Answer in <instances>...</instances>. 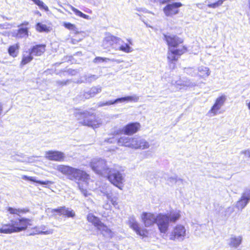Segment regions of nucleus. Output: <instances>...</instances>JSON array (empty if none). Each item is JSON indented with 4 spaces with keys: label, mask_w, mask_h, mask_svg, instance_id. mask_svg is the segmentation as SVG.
Returning a JSON list of instances; mask_svg holds the SVG:
<instances>
[{
    "label": "nucleus",
    "mask_w": 250,
    "mask_h": 250,
    "mask_svg": "<svg viewBox=\"0 0 250 250\" xmlns=\"http://www.w3.org/2000/svg\"><path fill=\"white\" fill-rule=\"evenodd\" d=\"M98 78V76L96 75L90 74H84L81 77V83H91Z\"/></svg>",
    "instance_id": "30"
},
{
    "label": "nucleus",
    "mask_w": 250,
    "mask_h": 250,
    "mask_svg": "<svg viewBox=\"0 0 250 250\" xmlns=\"http://www.w3.org/2000/svg\"><path fill=\"white\" fill-rule=\"evenodd\" d=\"M100 190L103 195L106 197L108 200H110L111 190L109 187H106L105 188L104 187H102Z\"/></svg>",
    "instance_id": "38"
},
{
    "label": "nucleus",
    "mask_w": 250,
    "mask_h": 250,
    "mask_svg": "<svg viewBox=\"0 0 250 250\" xmlns=\"http://www.w3.org/2000/svg\"><path fill=\"white\" fill-rule=\"evenodd\" d=\"M241 154L244 155L243 159L245 161H249L250 159V150L247 149L244 151H242L241 152Z\"/></svg>",
    "instance_id": "43"
},
{
    "label": "nucleus",
    "mask_w": 250,
    "mask_h": 250,
    "mask_svg": "<svg viewBox=\"0 0 250 250\" xmlns=\"http://www.w3.org/2000/svg\"><path fill=\"white\" fill-rule=\"evenodd\" d=\"M107 178L108 180L114 186L120 189H122L121 186L124 181V178L121 173H107Z\"/></svg>",
    "instance_id": "12"
},
{
    "label": "nucleus",
    "mask_w": 250,
    "mask_h": 250,
    "mask_svg": "<svg viewBox=\"0 0 250 250\" xmlns=\"http://www.w3.org/2000/svg\"><path fill=\"white\" fill-rule=\"evenodd\" d=\"M20 45L19 43H16L9 47L8 52L10 56L15 58L18 56Z\"/></svg>",
    "instance_id": "32"
},
{
    "label": "nucleus",
    "mask_w": 250,
    "mask_h": 250,
    "mask_svg": "<svg viewBox=\"0 0 250 250\" xmlns=\"http://www.w3.org/2000/svg\"><path fill=\"white\" fill-rule=\"evenodd\" d=\"M250 201V189H246L243 193L241 197L236 204V207L242 210L243 209Z\"/></svg>",
    "instance_id": "15"
},
{
    "label": "nucleus",
    "mask_w": 250,
    "mask_h": 250,
    "mask_svg": "<svg viewBox=\"0 0 250 250\" xmlns=\"http://www.w3.org/2000/svg\"><path fill=\"white\" fill-rule=\"evenodd\" d=\"M112 203V205L115 206L117 205V203L115 200H114V199L112 197V195L111 194V199L109 200Z\"/></svg>",
    "instance_id": "53"
},
{
    "label": "nucleus",
    "mask_w": 250,
    "mask_h": 250,
    "mask_svg": "<svg viewBox=\"0 0 250 250\" xmlns=\"http://www.w3.org/2000/svg\"><path fill=\"white\" fill-rule=\"evenodd\" d=\"M98 230L101 231V233L104 236L107 237H112V231L105 225L104 223L101 222L99 225L97 227Z\"/></svg>",
    "instance_id": "28"
},
{
    "label": "nucleus",
    "mask_w": 250,
    "mask_h": 250,
    "mask_svg": "<svg viewBox=\"0 0 250 250\" xmlns=\"http://www.w3.org/2000/svg\"><path fill=\"white\" fill-rule=\"evenodd\" d=\"M89 91L92 96L94 97L102 91V87L100 86H94L89 90Z\"/></svg>",
    "instance_id": "41"
},
{
    "label": "nucleus",
    "mask_w": 250,
    "mask_h": 250,
    "mask_svg": "<svg viewBox=\"0 0 250 250\" xmlns=\"http://www.w3.org/2000/svg\"><path fill=\"white\" fill-rule=\"evenodd\" d=\"M98 107H102L104 106H106L105 102H99L97 104Z\"/></svg>",
    "instance_id": "51"
},
{
    "label": "nucleus",
    "mask_w": 250,
    "mask_h": 250,
    "mask_svg": "<svg viewBox=\"0 0 250 250\" xmlns=\"http://www.w3.org/2000/svg\"><path fill=\"white\" fill-rule=\"evenodd\" d=\"M46 45L38 44L32 46L29 50V53L33 56H41L45 51Z\"/></svg>",
    "instance_id": "20"
},
{
    "label": "nucleus",
    "mask_w": 250,
    "mask_h": 250,
    "mask_svg": "<svg viewBox=\"0 0 250 250\" xmlns=\"http://www.w3.org/2000/svg\"><path fill=\"white\" fill-rule=\"evenodd\" d=\"M183 4L180 2H172L167 3L163 8L164 13L167 17H172L179 13V8Z\"/></svg>",
    "instance_id": "7"
},
{
    "label": "nucleus",
    "mask_w": 250,
    "mask_h": 250,
    "mask_svg": "<svg viewBox=\"0 0 250 250\" xmlns=\"http://www.w3.org/2000/svg\"><path fill=\"white\" fill-rule=\"evenodd\" d=\"M179 217V213H174L170 215L158 214L156 224L160 233L165 234L168 229L169 223L175 222Z\"/></svg>",
    "instance_id": "3"
},
{
    "label": "nucleus",
    "mask_w": 250,
    "mask_h": 250,
    "mask_svg": "<svg viewBox=\"0 0 250 250\" xmlns=\"http://www.w3.org/2000/svg\"><path fill=\"white\" fill-rule=\"evenodd\" d=\"M22 179L39 184L45 188H49V187L53 184V182L50 181L37 180L35 177H30L26 175L23 176Z\"/></svg>",
    "instance_id": "27"
},
{
    "label": "nucleus",
    "mask_w": 250,
    "mask_h": 250,
    "mask_svg": "<svg viewBox=\"0 0 250 250\" xmlns=\"http://www.w3.org/2000/svg\"><path fill=\"white\" fill-rule=\"evenodd\" d=\"M54 168L59 172H85L83 170H77L75 168L66 165H53Z\"/></svg>",
    "instance_id": "24"
},
{
    "label": "nucleus",
    "mask_w": 250,
    "mask_h": 250,
    "mask_svg": "<svg viewBox=\"0 0 250 250\" xmlns=\"http://www.w3.org/2000/svg\"><path fill=\"white\" fill-rule=\"evenodd\" d=\"M169 0H161V3H162V4H164V3H169Z\"/></svg>",
    "instance_id": "55"
},
{
    "label": "nucleus",
    "mask_w": 250,
    "mask_h": 250,
    "mask_svg": "<svg viewBox=\"0 0 250 250\" xmlns=\"http://www.w3.org/2000/svg\"><path fill=\"white\" fill-rule=\"evenodd\" d=\"M73 43L75 42V41H72Z\"/></svg>",
    "instance_id": "62"
},
{
    "label": "nucleus",
    "mask_w": 250,
    "mask_h": 250,
    "mask_svg": "<svg viewBox=\"0 0 250 250\" xmlns=\"http://www.w3.org/2000/svg\"><path fill=\"white\" fill-rule=\"evenodd\" d=\"M113 134V133L111 134V135L113 136L112 137L105 139L104 141L110 144L114 143L117 142L119 146L132 148V141L133 140V138L123 136L117 139L113 137L114 135Z\"/></svg>",
    "instance_id": "6"
},
{
    "label": "nucleus",
    "mask_w": 250,
    "mask_h": 250,
    "mask_svg": "<svg viewBox=\"0 0 250 250\" xmlns=\"http://www.w3.org/2000/svg\"><path fill=\"white\" fill-rule=\"evenodd\" d=\"M29 24V22L27 21H24L22 23H21L20 25L19 26L20 27H24V26H27Z\"/></svg>",
    "instance_id": "52"
},
{
    "label": "nucleus",
    "mask_w": 250,
    "mask_h": 250,
    "mask_svg": "<svg viewBox=\"0 0 250 250\" xmlns=\"http://www.w3.org/2000/svg\"><path fill=\"white\" fill-rule=\"evenodd\" d=\"M90 166L94 172H120L118 170H112L109 168L104 159L94 158L91 160Z\"/></svg>",
    "instance_id": "4"
},
{
    "label": "nucleus",
    "mask_w": 250,
    "mask_h": 250,
    "mask_svg": "<svg viewBox=\"0 0 250 250\" xmlns=\"http://www.w3.org/2000/svg\"><path fill=\"white\" fill-rule=\"evenodd\" d=\"M82 192L85 196H87V191L85 190L82 189Z\"/></svg>",
    "instance_id": "57"
},
{
    "label": "nucleus",
    "mask_w": 250,
    "mask_h": 250,
    "mask_svg": "<svg viewBox=\"0 0 250 250\" xmlns=\"http://www.w3.org/2000/svg\"><path fill=\"white\" fill-rule=\"evenodd\" d=\"M35 14L39 15V16H41V13L39 11H36L35 12Z\"/></svg>",
    "instance_id": "60"
},
{
    "label": "nucleus",
    "mask_w": 250,
    "mask_h": 250,
    "mask_svg": "<svg viewBox=\"0 0 250 250\" xmlns=\"http://www.w3.org/2000/svg\"><path fill=\"white\" fill-rule=\"evenodd\" d=\"M164 40L169 47H176L183 42V40L176 35L164 34Z\"/></svg>",
    "instance_id": "16"
},
{
    "label": "nucleus",
    "mask_w": 250,
    "mask_h": 250,
    "mask_svg": "<svg viewBox=\"0 0 250 250\" xmlns=\"http://www.w3.org/2000/svg\"><path fill=\"white\" fill-rule=\"evenodd\" d=\"M129 227L132 229L136 233L141 236H146L147 233V230L146 229H142L139 224L137 222L134 216H131L128 220Z\"/></svg>",
    "instance_id": "11"
},
{
    "label": "nucleus",
    "mask_w": 250,
    "mask_h": 250,
    "mask_svg": "<svg viewBox=\"0 0 250 250\" xmlns=\"http://www.w3.org/2000/svg\"><path fill=\"white\" fill-rule=\"evenodd\" d=\"M71 9L76 15L80 17V15L82 12H81V11H80L79 10L77 9V8H75L72 6H71Z\"/></svg>",
    "instance_id": "49"
},
{
    "label": "nucleus",
    "mask_w": 250,
    "mask_h": 250,
    "mask_svg": "<svg viewBox=\"0 0 250 250\" xmlns=\"http://www.w3.org/2000/svg\"><path fill=\"white\" fill-rule=\"evenodd\" d=\"M51 212H57L60 215H63L68 217H74L75 216V213L73 210L66 208L65 207H61L57 208L52 209Z\"/></svg>",
    "instance_id": "21"
},
{
    "label": "nucleus",
    "mask_w": 250,
    "mask_h": 250,
    "mask_svg": "<svg viewBox=\"0 0 250 250\" xmlns=\"http://www.w3.org/2000/svg\"><path fill=\"white\" fill-rule=\"evenodd\" d=\"M2 109H3L2 106L1 104V103H0V115L1 114Z\"/></svg>",
    "instance_id": "58"
},
{
    "label": "nucleus",
    "mask_w": 250,
    "mask_h": 250,
    "mask_svg": "<svg viewBox=\"0 0 250 250\" xmlns=\"http://www.w3.org/2000/svg\"><path fill=\"white\" fill-rule=\"evenodd\" d=\"M172 84L175 85L176 88L179 89H183L186 87H191L196 85L195 83H192L189 80L186 78H183L182 79H180L178 81L173 80L172 81Z\"/></svg>",
    "instance_id": "19"
},
{
    "label": "nucleus",
    "mask_w": 250,
    "mask_h": 250,
    "mask_svg": "<svg viewBox=\"0 0 250 250\" xmlns=\"http://www.w3.org/2000/svg\"><path fill=\"white\" fill-rule=\"evenodd\" d=\"M226 100L225 95H222L218 97L215 101V104L212 106L210 110V112L213 113L214 115L216 114L217 112L221 108V106L223 105Z\"/></svg>",
    "instance_id": "22"
},
{
    "label": "nucleus",
    "mask_w": 250,
    "mask_h": 250,
    "mask_svg": "<svg viewBox=\"0 0 250 250\" xmlns=\"http://www.w3.org/2000/svg\"><path fill=\"white\" fill-rule=\"evenodd\" d=\"M186 229L182 225H177L174 229L170 235V239L172 240L183 241L185 236Z\"/></svg>",
    "instance_id": "8"
},
{
    "label": "nucleus",
    "mask_w": 250,
    "mask_h": 250,
    "mask_svg": "<svg viewBox=\"0 0 250 250\" xmlns=\"http://www.w3.org/2000/svg\"><path fill=\"white\" fill-rule=\"evenodd\" d=\"M199 72V76L202 78H205L208 77L210 74V71L208 67L201 66L198 68L197 73Z\"/></svg>",
    "instance_id": "33"
},
{
    "label": "nucleus",
    "mask_w": 250,
    "mask_h": 250,
    "mask_svg": "<svg viewBox=\"0 0 250 250\" xmlns=\"http://www.w3.org/2000/svg\"><path fill=\"white\" fill-rule=\"evenodd\" d=\"M87 219L88 222L92 223V224L96 228L102 222L98 217L94 216L91 213H89L87 215Z\"/></svg>",
    "instance_id": "34"
},
{
    "label": "nucleus",
    "mask_w": 250,
    "mask_h": 250,
    "mask_svg": "<svg viewBox=\"0 0 250 250\" xmlns=\"http://www.w3.org/2000/svg\"><path fill=\"white\" fill-rule=\"evenodd\" d=\"M74 114L77 120L79 121V123L83 125L94 129L99 127L102 124L101 121L96 117L95 114L88 111H76Z\"/></svg>",
    "instance_id": "2"
},
{
    "label": "nucleus",
    "mask_w": 250,
    "mask_h": 250,
    "mask_svg": "<svg viewBox=\"0 0 250 250\" xmlns=\"http://www.w3.org/2000/svg\"><path fill=\"white\" fill-rule=\"evenodd\" d=\"M248 108L250 110V101L247 104Z\"/></svg>",
    "instance_id": "61"
},
{
    "label": "nucleus",
    "mask_w": 250,
    "mask_h": 250,
    "mask_svg": "<svg viewBox=\"0 0 250 250\" xmlns=\"http://www.w3.org/2000/svg\"><path fill=\"white\" fill-rule=\"evenodd\" d=\"M108 61L114 62V59H110L107 58H104L102 57H96L93 61V62L95 63H101L104 62H107Z\"/></svg>",
    "instance_id": "40"
},
{
    "label": "nucleus",
    "mask_w": 250,
    "mask_h": 250,
    "mask_svg": "<svg viewBox=\"0 0 250 250\" xmlns=\"http://www.w3.org/2000/svg\"><path fill=\"white\" fill-rule=\"evenodd\" d=\"M70 82V80H67L65 81H57V83L59 85H67L68 83H69Z\"/></svg>",
    "instance_id": "47"
},
{
    "label": "nucleus",
    "mask_w": 250,
    "mask_h": 250,
    "mask_svg": "<svg viewBox=\"0 0 250 250\" xmlns=\"http://www.w3.org/2000/svg\"><path fill=\"white\" fill-rule=\"evenodd\" d=\"M138 100L139 97L136 95H133L132 96H125L124 97H119L114 100L106 101L105 102L106 105H111L116 104L118 103H128L129 102H136Z\"/></svg>",
    "instance_id": "9"
},
{
    "label": "nucleus",
    "mask_w": 250,
    "mask_h": 250,
    "mask_svg": "<svg viewBox=\"0 0 250 250\" xmlns=\"http://www.w3.org/2000/svg\"><path fill=\"white\" fill-rule=\"evenodd\" d=\"M66 176L72 180L78 181L79 182H86L89 178V176L87 173H63Z\"/></svg>",
    "instance_id": "18"
},
{
    "label": "nucleus",
    "mask_w": 250,
    "mask_h": 250,
    "mask_svg": "<svg viewBox=\"0 0 250 250\" xmlns=\"http://www.w3.org/2000/svg\"><path fill=\"white\" fill-rule=\"evenodd\" d=\"M35 29L38 32L47 33L51 31L52 28L42 22H38L35 25Z\"/></svg>",
    "instance_id": "29"
},
{
    "label": "nucleus",
    "mask_w": 250,
    "mask_h": 250,
    "mask_svg": "<svg viewBox=\"0 0 250 250\" xmlns=\"http://www.w3.org/2000/svg\"><path fill=\"white\" fill-rule=\"evenodd\" d=\"M64 27L69 30L76 31L77 27L76 25L69 22H64L63 24Z\"/></svg>",
    "instance_id": "42"
},
{
    "label": "nucleus",
    "mask_w": 250,
    "mask_h": 250,
    "mask_svg": "<svg viewBox=\"0 0 250 250\" xmlns=\"http://www.w3.org/2000/svg\"><path fill=\"white\" fill-rule=\"evenodd\" d=\"M93 97L90 93L89 90L87 92H84L83 95V99H89V98Z\"/></svg>",
    "instance_id": "48"
},
{
    "label": "nucleus",
    "mask_w": 250,
    "mask_h": 250,
    "mask_svg": "<svg viewBox=\"0 0 250 250\" xmlns=\"http://www.w3.org/2000/svg\"><path fill=\"white\" fill-rule=\"evenodd\" d=\"M30 220L24 218H16L10 220V223L2 225L0 233L10 234L25 230L27 228Z\"/></svg>",
    "instance_id": "1"
},
{
    "label": "nucleus",
    "mask_w": 250,
    "mask_h": 250,
    "mask_svg": "<svg viewBox=\"0 0 250 250\" xmlns=\"http://www.w3.org/2000/svg\"><path fill=\"white\" fill-rule=\"evenodd\" d=\"M52 233H53V230L52 229H49V230H47L46 231H42V230H40L39 229H37L36 232L35 233V234H41L47 235V234H52ZM34 233L30 234V235H34Z\"/></svg>",
    "instance_id": "44"
},
{
    "label": "nucleus",
    "mask_w": 250,
    "mask_h": 250,
    "mask_svg": "<svg viewBox=\"0 0 250 250\" xmlns=\"http://www.w3.org/2000/svg\"><path fill=\"white\" fill-rule=\"evenodd\" d=\"M132 143V148L135 149H145L149 146L148 142L140 137L133 138Z\"/></svg>",
    "instance_id": "17"
},
{
    "label": "nucleus",
    "mask_w": 250,
    "mask_h": 250,
    "mask_svg": "<svg viewBox=\"0 0 250 250\" xmlns=\"http://www.w3.org/2000/svg\"><path fill=\"white\" fill-rule=\"evenodd\" d=\"M141 219L145 226L149 227L156 223L157 215L156 216L152 213L144 212L141 215Z\"/></svg>",
    "instance_id": "13"
},
{
    "label": "nucleus",
    "mask_w": 250,
    "mask_h": 250,
    "mask_svg": "<svg viewBox=\"0 0 250 250\" xmlns=\"http://www.w3.org/2000/svg\"><path fill=\"white\" fill-rule=\"evenodd\" d=\"M234 209L233 207H228L225 211V216L229 217L232 212H234Z\"/></svg>",
    "instance_id": "46"
},
{
    "label": "nucleus",
    "mask_w": 250,
    "mask_h": 250,
    "mask_svg": "<svg viewBox=\"0 0 250 250\" xmlns=\"http://www.w3.org/2000/svg\"><path fill=\"white\" fill-rule=\"evenodd\" d=\"M80 17H81V18L86 19V20H90V17H89V16L86 15V14L83 13V12H82Z\"/></svg>",
    "instance_id": "50"
},
{
    "label": "nucleus",
    "mask_w": 250,
    "mask_h": 250,
    "mask_svg": "<svg viewBox=\"0 0 250 250\" xmlns=\"http://www.w3.org/2000/svg\"><path fill=\"white\" fill-rule=\"evenodd\" d=\"M73 43L75 42V41H72Z\"/></svg>",
    "instance_id": "63"
},
{
    "label": "nucleus",
    "mask_w": 250,
    "mask_h": 250,
    "mask_svg": "<svg viewBox=\"0 0 250 250\" xmlns=\"http://www.w3.org/2000/svg\"><path fill=\"white\" fill-rule=\"evenodd\" d=\"M127 43L129 45H133V42L132 40L131 39H127Z\"/></svg>",
    "instance_id": "54"
},
{
    "label": "nucleus",
    "mask_w": 250,
    "mask_h": 250,
    "mask_svg": "<svg viewBox=\"0 0 250 250\" xmlns=\"http://www.w3.org/2000/svg\"><path fill=\"white\" fill-rule=\"evenodd\" d=\"M8 211L9 212L10 214H16L19 216H20V214L21 213H25L29 211L28 209H17L15 208H13L12 207H9L7 209Z\"/></svg>",
    "instance_id": "35"
},
{
    "label": "nucleus",
    "mask_w": 250,
    "mask_h": 250,
    "mask_svg": "<svg viewBox=\"0 0 250 250\" xmlns=\"http://www.w3.org/2000/svg\"><path fill=\"white\" fill-rule=\"evenodd\" d=\"M45 228L46 227L45 226H41L39 229H42L41 230H42V231H45Z\"/></svg>",
    "instance_id": "56"
},
{
    "label": "nucleus",
    "mask_w": 250,
    "mask_h": 250,
    "mask_svg": "<svg viewBox=\"0 0 250 250\" xmlns=\"http://www.w3.org/2000/svg\"><path fill=\"white\" fill-rule=\"evenodd\" d=\"M16 37L18 38H23L28 36L29 28L18 26Z\"/></svg>",
    "instance_id": "31"
},
{
    "label": "nucleus",
    "mask_w": 250,
    "mask_h": 250,
    "mask_svg": "<svg viewBox=\"0 0 250 250\" xmlns=\"http://www.w3.org/2000/svg\"><path fill=\"white\" fill-rule=\"evenodd\" d=\"M141 125L138 122L128 123L121 129H116L113 131V135L123 133L127 135H131L136 133L140 128Z\"/></svg>",
    "instance_id": "5"
},
{
    "label": "nucleus",
    "mask_w": 250,
    "mask_h": 250,
    "mask_svg": "<svg viewBox=\"0 0 250 250\" xmlns=\"http://www.w3.org/2000/svg\"><path fill=\"white\" fill-rule=\"evenodd\" d=\"M242 237L231 235L229 240L228 244L231 248H237L242 243Z\"/></svg>",
    "instance_id": "25"
},
{
    "label": "nucleus",
    "mask_w": 250,
    "mask_h": 250,
    "mask_svg": "<svg viewBox=\"0 0 250 250\" xmlns=\"http://www.w3.org/2000/svg\"><path fill=\"white\" fill-rule=\"evenodd\" d=\"M33 59V56L29 53L27 55H23L21 61V66H23L30 62Z\"/></svg>",
    "instance_id": "36"
},
{
    "label": "nucleus",
    "mask_w": 250,
    "mask_h": 250,
    "mask_svg": "<svg viewBox=\"0 0 250 250\" xmlns=\"http://www.w3.org/2000/svg\"><path fill=\"white\" fill-rule=\"evenodd\" d=\"M184 71L185 73L191 76H195L197 74V71L194 67H185Z\"/></svg>",
    "instance_id": "39"
},
{
    "label": "nucleus",
    "mask_w": 250,
    "mask_h": 250,
    "mask_svg": "<svg viewBox=\"0 0 250 250\" xmlns=\"http://www.w3.org/2000/svg\"><path fill=\"white\" fill-rule=\"evenodd\" d=\"M187 50V47L183 46L182 48H173L170 49V53L168 54L167 59L171 62H176L179 56L184 54Z\"/></svg>",
    "instance_id": "14"
},
{
    "label": "nucleus",
    "mask_w": 250,
    "mask_h": 250,
    "mask_svg": "<svg viewBox=\"0 0 250 250\" xmlns=\"http://www.w3.org/2000/svg\"><path fill=\"white\" fill-rule=\"evenodd\" d=\"M45 157L48 160L57 162H62L65 157V154L58 150H49L45 152Z\"/></svg>",
    "instance_id": "10"
},
{
    "label": "nucleus",
    "mask_w": 250,
    "mask_h": 250,
    "mask_svg": "<svg viewBox=\"0 0 250 250\" xmlns=\"http://www.w3.org/2000/svg\"><path fill=\"white\" fill-rule=\"evenodd\" d=\"M13 159L16 160L18 161L22 162L27 163H32L34 161L36 158H38V156H31L27 157L26 155L21 153L20 155L16 154V155L13 156Z\"/></svg>",
    "instance_id": "26"
},
{
    "label": "nucleus",
    "mask_w": 250,
    "mask_h": 250,
    "mask_svg": "<svg viewBox=\"0 0 250 250\" xmlns=\"http://www.w3.org/2000/svg\"><path fill=\"white\" fill-rule=\"evenodd\" d=\"M119 49L125 53H130L133 50V48L127 43H124L121 45L119 47Z\"/></svg>",
    "instance_id": "37"
},
{
    "label": "nucleus",
    "mask_w": 250,
    "mask_h": 250,
    "mask_svg": "<svg viewBox=\"0 0 250 250\" xmlns=\"http://www.w3.org/2000/svg\"><path fill=\"white\" fill-rule=\"evenodd\" d=\"M123 42L122 40L117 37L113 35H109L107 36L104 40V44H107V45H113L114 44H120V43Z\"/></svg>",
    "instance_id": "23"
},
{
    "label": "nucleus",
    "mask_w": 250,
    "mask_h": 250,
    "mask_svg": "<svg viewBox=\"0 0 250 250\" xmlns=\"http://www.w3.org/2000/svg\"><path fill=\"white\" fill-rule=\"evenodd\" d=\"M84 11L87 13H91L92 12L91 10L89 9H87L86 10H85Z\"/></svg>",
    "instance_id": "59"
},
{
    "label": "nucleus",
    "mask_w": 250,
    "mask_h": 250,
    "mask_svg": "<svg viewBox=\"0 0 250 250\" xmlns=\"http://www.w3.org/2000/svg\"><path fill=\"white\" fill-rule=\"evenodd\" d=\"M168 181L171 183L172 184L173 183H182L183 182V180L181 179H177L176 177H170L168 178Z\"/></svg>",
    "instance_id": "45"
}]
</instances>
